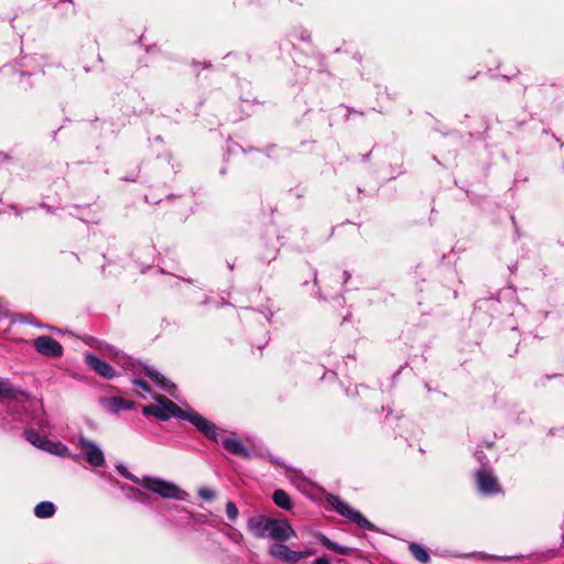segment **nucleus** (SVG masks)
Instances as JSON below:
<instances>
[{
  "mask_svg": "<svg viewBox=\"0 0 564 564\" xmlns=\"http://www.w3.org/2000/svg\"><path fill=\"white\" fill-rule=\"evenodd\" d=\"M247 527L258 539L271 538L285 542L296 536V532L288 520L272 519L262 514L253 516L248 520Z\"/></svg>",
  "mask_w": 564,
  "mask_h": 564,
  "instance_id": "f257e3e1",
  "label": "nucleus"
},
{
  "mask_svg": "<svg viewBox=\"0 0 564 564\" xmlns=\"http://www.w3.org/2000/svg\"><path fill=\"white\" fill-rule=\"evenodd\" d=\"M126 478L132 480L134 484L140 485L141 487L161 496L165 499H174V500H185L187 494L183 491L177 485L172 481H167L160 477L144 476L143 478H138L130 474L129 471H121Z\"/></svg>",
  "mask_w": 564,
  "mask_h": 564,
  "instance_id": "f03ea898",
  "label": "nucleus"
},
{
  "mask_svg": "<svg viewBox=\"0 0 564 564\" xmlns=\"http://www.w3.org/2000/svg\"><path fill=\"white\" fill-rule=\"evenodd\" d=\"M154 400L155 403L143 406L142 413L145 416L153 415L161 421H166L173 416L182 417L184 410L166 397L156 394L154 395Z\"/></svg>",
  "mask_w": 564,
  "mask_h": 564,
  "instance_id": "7ed1b4c3",
  "label": "nucleus"
},
{
  "mask_svg": "<svg viewBox=\"0 0 564 564\" xmlns=\"http://www.w3.org/2000/svg\"><path fill=\"white\" fill-rule=\"evenodd\" d=\"M326 501L336 512L357 523L360 528H371V523L359 511L354 510L347 502L341 500L338 496L328 495L326 497Z\"/></svg>",
  "mask_w": 564,
  "mask_h": 564,
  "instance_id": "20e7f679",
  "label": "nucleus"
},
{
  "mask_svg": "<svg viewBox=\"0 0 564 564\" xmlns=\"http://www.w3.org/2000/svg\"><path fill=\"white\" fill-rule=\"evenodd\" d=\"M74 444L82 451L89 465L93 467H102L105 465V454L97 443L84 435H79Z\"/></svg>",
  "mask_w": 564,
  "mask_h": 564,
  "instance_id": "39448f33",
  "label": "nucleus"
},
{
  "mask_svg": "<svg viewBox=\"0 0 564 564\" xmlns=\"http://www.w3.org/2000/svg\"><path fill=\"white\" fill-rule=\"evenodd\" d=\"M269 554L282 562L297 563L300 560L307 557L311 552L307 551H293L289 546L282 543H273L269 547Z\"/></svg>",
  "mask_w": 564,
  "mask_h": 564,
  "instance_id": "423d86ee",
  "label": "nucleus"
},
{
  "mask_svg": "<svg viewBox=\"0 0 564 564\" xmlns=\"http://www.w3.org/2000/svg\"><path fill=\"white\" fill-rule=\"evenodd\" d=\"M183 420L189 421L193 425L196 426L198 431H200L205 436L217 441V427L214 423L206 420L200 414L194 411H184L182 417Z\"/></svg>",
  "mask_w": 564,
  "mask_h": 564,
  "instance_id": "0eeeda50",
  "label": "nucleus"
},
{
  "mask_svg": "<svg viewBox=\"0 0 564 564\" xmlns=\"http://www.w3.org/2000/svg\"><path fill=\"white\" fill-rule=\"evenodd\" d=\"M34 347L37 352L48 357H61L63 355L62 345L50 336H40L34 340Z\"/></svg>",
  "mask_w": 564,
  "mask_h": 564,
  "instance_id": "6e6552de",
  "label": "nucleus"
},
{
  "mask_svg": "<svg viewBox=\"0 0 564 564\" xmlns=\"http://www.w3.org/2000/svg\"><path fill=\"white\" fill-rule=\"evenodd\" d=\"M476 481L478 489L485 495H492L499 492V485L497 478L491 471L482 468L476 474Z\"/></svg>",
  "mask_w": 564,
  "mask_h": 564,
  "instance_id": "1a4fd4ad",
  "label": "nucleus"
},
{
  "mask_svg": "<svg viewBox=\"0 0 564 564\" xmlns=\"http://www.w3.org/2000/svg\"><path fill=\"white\" fill-rule=\"evenodd\" d=\"M0 398L24 404L29 401V394L14 388L9 381L0 379Z\"/></svg>",
  "mask_w": 564,
  "mask_h": 564,
  "instance_id": "9d476101",
  "label": "nucleus"
},
{
  "mask_svg": "<svg viewBox=\"0 0 564 564\" xmlns=\"http://www.w3.org/2000/svg\"><path fill=\"white\" fill-rule=\"evenodd\" d=\"M86 362L96 373L105 379H112L116 376V371L108 362L91 354L86 356Z\"/></svg>",
  "mask_w": 564,
  "mask_h": 564,
  "instance_id": "9b49d317",
  "label": "nucleus"
},
{
  "mask_svg": "<svg viewBox=\"0 0 564 564\" xmlns=\"http://www.w3.org/2000/svg\"><path fill=\"white\" fill-rule=\"evenodd\" d=\"M105 410L110 413H119L122 410H130L133 408V402L124 400L121 397H110L101 400Z\"/></svg>",
  "mask_w": 564,
  "mask_h": 564,
  "instance_id": "f8f14e48",
  "label": "nucleus"
},
{
  "mask_svg": "<svg viewBox=\"0 0 564 564\" xmlns=\"http://www.w3.org/2000/svg\"><path fill=\"white\" fill-rule=\"evenodd\" d=\"M144 372L161 389L169 392L172 397H175L174 393L172 392V389H174L175 386L171 381H169L163 375H161L158 370L150 367H144Z\"/></svg>",
  "mask_w": 564,
  "mask_h": 564,
  "instance_id": "ddd939ff",
  "label": "nucleus"
},
{
  "mask_svg": "<svg viewBox=\"0 0 564 564\" xmlns=\"http://www.w3.org/2000/svg\"><path fill=\"white\" fill-rule=\"evenodd\" d=\"M43 451L58 457H70L72 459L77 460V456L72 455L69 453L68 447L59 442H53L47 440V442L43 444Z\"/></svg>",
  "mask_w": 564,
  "mask_h": 564,
  "instance_id": "4468645a",
  "label": "nucleus"
},
{
  "mask_svg": "<svg viewBox=\"0 0 564 564\" xmlns=\"http://www.w3.org/2000/svg\"><path fill=\"white\" fill-rule=\"evenodd\" d=\"M221 443L224 447L232 454L245 457L249 455L248 449L239 440L226 437L221 440Z\"/></svg>",
  "mask_w": 564,
  "mask_h": 564,
  "instance_id": "2eb2a0df",
  "label": "nucleus"
},
{
  "mask_svg": "<svg viewBox=\"0 0 564 564\" xmlns=\"http://www.w3.org/2000/svg\"><path fill=\"white\" fill-rule=\"evenodd\" d=\"M55 510L56 509L53 502L42 501L35 506L34 514L41 519L50 518L55 513Z\"/></svg>",
  "mask_w": 564,
  "mask_h": 564,
  "instance_id": "dca6fc26",
  "label": "nucleus"
},
{
  "mask_svg": "<svg viewBox=\"0 0 564 564\" xmlns=\"http://www.w3.org/2000/svg\"><path fill=\"white\" fill-rule=\"evenodd\" d=\"M319 542L325 546L327 547L328 550L330 551H334L340 555H348L350 552H351V549L348 547V546H344V545H340L336 542H333L332 540H329L327 536L325 535H321L318 538Z\"/></svg>",
  "mask_w": 564,
  "mask_h": 564,
  "instance_id": "f3484780",
  "label": "nucleus"
},
{
  "mask_svg": "<svg viewBox=\"0 0 564 564\" xmlns=\"http://www.w3.org/2000/svg\"><path fill=\"white\" fill-rule=\"evenodd\" d=\"M272 499L278 507L284 510H290L292 508L290 496L282 489L275 490L273 492Z\"/></svg>",
  "mask_w": 564,
  "mask_h": 564,
  "instance_id": "a211bd4d",
  "label": "nucleus"
},
{
  "mask_svg": "<svg viewBox=\"0 0 564 564\" xmlns=\"http://www.w3.org/2000/svg\"><path fill=\"white\" fill-rule=\"evenodd\" d=\"M409 549H410L411 554L420 563L426 564V563L430 562V554H429V552L423 546H421L420 544L411 543L409 545Z\"/></svg>",
  "mask_w": 564,
  "mask_h": 564,
  "instance_id": "6ab92c4d",
  "label": "nucleus"
},
{
  "mask_svg": "<svg viewBox=\"0 0 564 564\" xmlns=\"http://www.w3.org/2000/svg\"><path fill=\"white\" fill-rule=\"evenodd\" d=\"M25 437L28 442H30L35 447L43 451V444L47 442V438L41 436L36 431L34 430H26L25 431Z\"/></svg>",
  "mask_w": 564,
  "mask_h": 564,
  "instance_id": "aec40b11",
  "label": "nucleus"
},
{
  "mask_svg": "<svg viewBox=\"0 0 564 564\" xmlns=\"http://www.w3.org/2000/svg\"><path fill=\"white\" fill-rule=\"evenodd\" d=\"M226 513L230 520H236L238 517V508L231 501L226 505Z\"/></svg>",
  "mask_w": 564,
  "mask_h": 564,
  "instance_id": "412c9836",
  "label": "nucleus"
},
{
  "mask_svg": "<svg viewBox=\"0 0 564 564\" xmlns=\"http://www.w3.org/2000/svg\"><path fill=\"white\" fill-rule=\"evenodd\" d=\"M198 496L204 500H213L215 498V491L209 488H200Z\"/></svg>",
  "mask_w": 564,
  "mask_h": 564,
  "instance_id": "4be33fe9",
  "label": "nucleus"
},
{
  "mask_svg": "<svg viewBox=\"0 0 564 564\" xmlns=\"http://www.w3.org/2000/svg\"><path fill=\"white\" fill-rule=\"evenodd\" d=\"M133 384L140 387L142 390L150 392V388L147 382L140 379H134Z\"/></svg>",
  "mask_w": 564,
  "mask_h": 564,
  "instance_id": "5701e85b",
  "label": "nucleus"
},
{
  "mask_svg": "<svg viewBox=\"0 0 564 564\" xmlns=\"http://www.w3.org/2000/svg\"><path fill=\"white\" fill-rule=\"evenodd\" d=\"M133 494H134V497L140 500L141 502H145L147 500V495L139 490V489H133Z\"/></svg>",
  "mask_w": 564,
  "mask_h": 564,
  "instance_id": "b1692460",
  "label": "nucleus"
},
{
  "mask_svg": "<svg viewBox=\"0 0 564 564\" xmlns=\"http://www.w3.org/2000/svg\"><path fill=\"white\" fill-rule=\"evenodd\" d=\"M116 359L118 362H122V367H127L130 364V359L126 356H120L119 354L116 355Z\"/></svg>",
  "mask_w": 564,
  "mask_h": 564,
  "instance_id": "393cba45",
  "label": "nucleus"
},
{
  "mask_svg": "<svg viewBox=\"0 0 564 564\" xmlns=\"http://www.w3.org/2000/svg\"><path fill=\"white\" fill-rule=\"evenodd\" d=\"M313 564H332L327 556H321L316 558Z\"/></svg>",
  "mask_w": 564,
  "mask_h": 564,
  "instance_id": "a878e982",
  "label": "nucleus"
},
{
  "mask_svg": "<svg viewBox=\"0 0 564 564\" xmlns=\"http://www.w3.org/2000/svg\"><path fill=\"white\" fill-rule=\"evenodd\" d=\"M349 278H350V274L347 271H345L344 272V281L347 282L349 280Z\"/></svg>",
  "mask_w": 564,
  "mask_h": 564,
  "instance_id": "bb28decb",
  "label": "nucleus"
}]
</instances>
